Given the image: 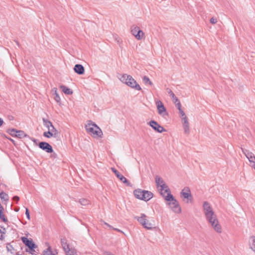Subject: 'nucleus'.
I'll return each instance as SVG.
<instances>
[{
  "mask_svg": "<svg viewBox=\"0 0 255 255\" xmlns=\"http://www.w3.org/2000/svg\"><path fill=\"white\" fill-rule=\"evenodd\" d=\"M119 79L122 82L126 84L127 86L132 89L137 91H140L141 90L139 85L132 77V76L129 75L124 74L119 78Z\"/></svg>",
  "mask_w": 255,
  "mask_h": 255,
  "instance_id": "obj_1",
  "label": "nucleus"
},
{
  "mask_svg": "<svg viewBox=\"0 0 255 255\" xmlns=\"http://www.w3.org/2000/svg\"><path fill=\"white\" fill-rule=\"evenodd\" d=\"M206 220L211 224L214 230L218 233L222 232V228L219 224L215 212H212L205 215Z\"/></svg>",
  "mask_w": 255,
  "mask_h": 255,
  "instance_id": "obj_2",
  "label": "nucleus"
},
{
  "mask_svg": "<svg viewBox=\"0 0 255 255\" xmlns=\"http://www.w3.org/2000/svg\"><path fill=\"white\" fill-rule=\"evenodd\" d=\"M87 131L94 137H102L103 132L100 128L95 123L89 121L85 127Z\"/></svg>",
  "mask_w": 255,
  "mask_h": 255,
  "instance_id": "obj_3",
  "label": "nucleus"
},
{
  "mask_svg": "<svg viewBox=\"0 0 255 255\" xmlns=\"http://www.w3.org/2000/svg\"><path fill=\"white\" fill-rule=\"evenodd\" d=\"M165 200L169 202L168 204L173 212L177 214L181 213V208L177 201L171 194H168V195L165 197Z\"/></svg>",
  "mask_w": 255,
  "mask_h": 255,
  "instance_id": "obj_4",
  "label": "nucleus"
},
{
  "mask_svg": "<svg viewBox=\"0 0 255 255\" xmlns=\"http://www.w3.org/2000/svg\"><path fill=\"white\" fill-rule=\"evenodd\" d=\"M111 170L115 173L117 177L118 178L121 180V182L126 184V185L128 186H131V184L130 183V182L128 180H127V178L125 177L123 175L120 174V173L118 170H117L115 168L112 167Z\"/></svg>",
  "mask_w": 255,
  "mask_h": 255,
  "instance_id": "obj_5",
  "label": "nucleus"
},
{
  "mask_svg": "<svg viewBox=\"0 0 255 255\" xmlns=\"http://www.w3.org/2000/svg\"><path fill=\"white\" fill-rule=\"evenodd\" d=\"M131 32L137 40H141L143 38L144 33L138 26L132 28Z\"/></svg>",
  "mask_w": 255,
  "mask_h": 255,
  "instance_id": "obj_6",
  "label": "nucleus"
},
{
  "mask_svg": "<svg viewBox=\"0 0 255 255\" xmlns=\"http://www.w3.org/2000/svg\"><path fill=\"white\" fill-rule=\"evenodd\" d=\"M158 113L162 116H167L168 114L166 112V108H165L164 106L163 105V103L161 101H157L155 103Z\"/></svg>",
  "mask_w": 255,
  "mask_h": 255,
  "instance_id": "obj_7",
  "label": "nucleus"
},
{
  "mask_svg": "<svg viewBox=\"0 0 255 255\" xmlns=\"http://www.w3.org/2000/svg\"><path fill=\"white\" fill-rule=\"evenodd\" d=\"M155 183L158 189L161 188V190L165 189V191L168 190V187L164 183L163 180L158 176L155 177Z\"/></svg>",
  "mask_w": 255,
  "mask_h": 255,
  "instance_id": "obj_8",
  "label": "nucleus"
},
{
  "mask_svg": "<svg viewBox=\"0 0 255 255\" xmlns=\"http://www.w3.org/2000/svg\"><path fill=\"white\" fill-rule=\"evenodd\" d=\"M59 134V131L55 128H52L51 129H49V130L43 133V136L47 138H50L52 136L58 137Z\"/></svg>",
  "mask_w": 255,
  "mask_h": 255,
  "instance_id": "obj_9",
  "label": "nucleus"
},
{
  "mask_svg": "<svg viewBox=\"0 0 255 255\" xmlns=\"http://www.w3.org/2000/svg\"><path fill=\"white\" fill-rule=\"evenodd\" d=\"M149 125L154 130L158 132L161 133L166 131L165 129L163 127L159 125L157 122L154 121H151L149 123Z\"/></svg>",
  "mask_w": 255,
  "mask_h": 255,
  "instance_id": "obj_10",
  "label": "nucleus"
},
{
  "mask_svg": "<svg viewBox=\"0 0 255 255\" xmlns=\"http://www.w3.org/2000/svg\"><path fill=\"white\" fill-rule=\"evenodd\" d=\"M181 196L184 197L185 199H187V203L189 202V201L192 199V195L191 194V191L189 187H185L181 191Z\"/></svg>",
  "mask_w": 255,
  "mask_h": 255,
  "instance_id": "obj_11",
  "label": "nucleus"
},
{
  "mask_svg": "<svg viewBox=\"0 0 255 255\" xmlns=\"http://www.w3.org/2000/svg\"><path fill=\"white\" fill-rule=\"evenodd\" d=\"M38 146L40 148L45 150L47 153H52L53 151L52 146L47 142L44 141L40 142Z\"/></svg>",
  "mask_w": 255,
  "mask_h": 255,
  "instance_id": "obj_12",
  "label": "nucleus"
},
{
  "mask_svg": "<svg viewBox=\"0 0 255 255\" xmlns=\"http://www.w3.org/2000/svg\"><path fill=\"white\" fill-rule=\"evenodd\" d=\"M21 240L30 250L34 251V248L35 247V245L31 240H29L28 238L25 237H22Z\"/></svg>",
  "mask_w": 255,
  "mask_h": 255,
  "instance_id": "obj_13",
  "label": "nucleus"
},
{
  "mask_svg": "<svg viewBox=\"0 0 255 255\" xmlns=\"http://www.w3.org/2000/svg\"><path fill=\"white\" fill-rule=\"evenodd\" d=\"M203 208L205 215H207L210 213L214 212V211L210 204L207 201L204 202Z\"/></svg>",
  "mask_w": 255,
  "mask_h": 255,
  "instance_id": "obj_14",
  "label": "nucleus"
},
{
  "mask_svg": "<svg viewBox=\"0 0 255 255\" xmlns=\"http://www.w3.org/2000/svg\"><path fill=\"white\" fill-rule=\"evenodd\" d=\"M46 244L48 248L46 250H44L43 255H56L58 254V252L56 250L52 251L51 248L49 246V244L46 243Z\"/></svg>",
  "mask_w": 255,
  "mask_h": 255,
  "instance_id": "obj_15",
  "label": "nucleus"
},
{
  "mask_svg": "<svg viewBox=\"0 0 255 255\" xmlns=\"http://www.w3.org/2000/svg\"><path fill=\"white\" fill-rule=\"evenodd\" d=\"M134 219L142 226L145 225V222L147 221V216L144 214H141L140 216H135Z\"/></svg>",
  "mask_w": 255,
  "mask_h": 255,
  "instance_id": "obj_16",
  "label": "nucleus"
},
{
  "mask_svg": "<svg viewBox=\"0 0 255 255\" xmlns=\"http://www.w3.org/2000/svg\"><path fill=\"white\" fill-rule=\"evenodd\" d=\"M74 70L75 73L79 75L83 74L85 71L84 67L81 64H76Z\"/></svg>",
  "mask_w": 255,
  "mask_h": 255,
  "instance_id": "obj_17",
  "label": "nucleus"
},
{
  "mask_svg": "<svg viewBox=\"0 0 255 255\" xmlns=\"http://www.w3.org/2000/svg\"><path fill=\"white\" fill-rule=\"evenodd\" d=\"M153 195L150 191L143 190L142 200L148 201L153 197Z\"/></svg>",
  "mask_w": 255,
  "mask_h": 255,
  "instance_id": "obj_18",
  "label": "nucleus"
},
{
  "mask_svg": "<svg viewBox=\"0 0 255 255\" xmlns=\"http://www.w3.org/2000/svg\"><path fill=\"white\" fill-rule=\"evenodd\" d=\"M249 244L250 248L255 253V236L249 238Z\"/></svg>",
  "mask_w": 255,
  "mask_h": 255,
  "instance_id": "obj_19",
  "label": "nucleus"
},
{
  "mask_svg": "<svg viewBox=\"0 0 255 255\" xmlns=\"http://www.w3.org/2000/svg\"><path fill=\"white\" fill-rule=\"evenodd\" d=\"M143 190L140 189H135L133 191L134 195L137 199L142 200Z\"/></svg>",
  "mask_w": 255,
  "mask_h": 255,
  "instance_id": "obj_20",
  "label": "nucleus"
},
{
  "mask_svg": "<svg viewBox=\"0 0 255 255\" xmlns=\"http://www.w3.org/2000/svg\"><path fill=\"white\" fill-rule=\"evenodd\" d=\"M42 121H43L44 126L47 128L48 130H49V129H52V128H55L54 127V126L53 125V124H52V123L50 121H49V120H48L45 118H43Z\"/></svg>",
  "mask_w": 255,
  "mask_h": 255,
  "instance_id": "obj_21",
  "label": "nucleus"
},
{
  "mask_svg": "<svg viewBox=\"0 0 255 255\" xmlns=\"http://www.w3.org/2000/svg\"><path fill=\"white\" fill-rule=\"evenodd\" d=\"M61 243L62 247L64 250L65 252H67L69 250V245L67 243L66 239L65 238H63L61 239Z\"/></svg>",
  "mask_w": 255,
  "mask_h": 255,
  "instance_id": "obj_22",
  "label": "nucleus"
},
{
  "mask_svg": "<svg viewBox=\"0 0 255 255\" xmlns=\"http://www.w3.org/2000/svg\"><path fill=\"white\" fill-rule=\"evenodd\" d=\"M60 88L65 94L72 95L73 94L72 90L65 86L61 85Z\"/></svg>",
  "mask_w": 255,
  "mask_h": 255,
  "instance_id": "obj_23",
  "label": "nucleus"
},
{
  "mask_svg": "<svg viewBox=\"0 0 255 255\" xmlns=\"http://www.w3.org/2000/svg\"><path fill=\"white\" fill-rule=\"evenodd\" d=\"M4 210L3 207L0 204V219H1L5 223H8V220L5 217L4 215L2 213L3 210Z\"/></svg>",
  "mask_w": 255,
  "mask_h": 255,
  "instance_id": "obj_24",
  "label": "nucleus"
},
{
  "mask_svg": "<svg viewBox=\"0 0 255 255\" xmlns=\"http://www.w3.org/2000/svg\"><path fill=\"white\" fill-rule=\"evenodd\" d=\"M166 90L169 95L172 98L174 103L176 104L177 102H178V99L176 97V96L173 93V92L171 90V89L167 88Z\"/></svg>",
  "mask_w": 255,
  "mask_h": 255,
  "instance_id": "obj_25",
  "label": "nucleus"
},
{
  "mask_svg": "<svg viewBox=\"0 0 255 255\" xmlns=\"http://www.w3.org/2000/svg\"><path fill=\"white\" fill-rule=\"evenodd\" d=\"M143 227L147 230H152L154 228V224L147 219V221L145 222V225Z\"/></svg>",
  "mask_w": 255,
  "mask_h": 255,
  "instance_id": "obj_26",
  "label": "nucleus"
},
{
  "mask_svg": "<svg viewBox=\"0 0 255 255\" xmlns=\"http://www.w3.org/2000/svg\"><path fill=\"white\" fill-rule=\"evenodd\" d=\"M52 92H53V94L55 96V97L54 98V100L56 101V102L60 103L61 99H60V97L59 96L58 94L57 93V88H54L52 90Z\"/></svg>",
  "mask_w": 255,
  "mask_h": 255,
  "instance_id": "obj_27",
  "label": "nucleus"
},
{
  "mask_svg": "<svg viewBox=\"0 0 255 255\" xmlns=\"http://www.w3.org/2000/svg\"><path fill=\"white\" fill-rule=\"evenodd\" d=\"M79 202L82 206H87L90 204V201L89 200L85 198L80 199Z\"/></svg>",
  "mask_w": 255,
  "mask_h": 255,
  "instance_id": "obj_28",
  "label": "nucleus"
},
{
  "mask_svg": "<svg viewBox=\"0 0 255 255\" xmlns=\"http://www.w3.org/2000/svg\"><path fill=\"white\" fill-rule=\"evenodd\" d=\"M243 152L246 155V157L249 159L251 156H254V154L247 149H242Z\"/></svg>",
  "mask_w": 255,
  "mask_h": 255,
  "instance_id": "obj_29",
  "label": "nucleus"
},
{
  "mask_svg": "<svg viewBox=\"0 0 255 255\" xmlns=\"http://www.w3.org/2000/svg\"><path fill=\"white\" fill-rule=\"evenodd\" d=\"M142 80H143L144 83L145 85L149 84L151 86L153 85L152 82L150 80L149 78L146 76H144L143 77Z\"/></svg>",
  "mask_w": 255,
  "mask_h": 255,
  "instance_id": "obj_30",
  "label": "nucleus"
},
{
  "mask_svg": "<svg viewBox=\"0 0 255 255\" xmlns=\"http://www.w3.org/2000/svg\"><path fill=\"white\" fill-rule=\"evenodd\" d=\"M158 190L160 191V193L161 195L165 198V197L166 196L165 195L166 194H167V195H168V194H171L170 189L168 188V190L165 191V189H163V190H161V188H159Z\"/></svg>",
  "mask_w": 255,
  "mask_h": 255,
  "instance_id": "obj_31",
  "label": "nucleus"
},
{
  "mask_svg": "<svg viewBox=\"0 0 255 255\" xmlns=\"http://www.w3.org/2000/svg\"><path fill=\"white\" fill-rule=\"evenodd\" d=\"M184 133L186 134H189L190 133L189 125H183Z\"/></svg>",
  "mask_w": 255,
  "mask_h": 255,
  "instance_id": "obj_32",
  "label": "nucleus"
},
{
  "mask_svg": "<svg viewBox=\"0 0 255 255\" xmlns=\"http://www.w3.org/2000/svg\"><path fill=\"white\" fill-rule=\"evenodd\" d=\"M15 136L21 138L26 136V134L24 132V131H23L22 130H18V132L16 133Z\"/></svg>",
  "mask_w": 255,
  "mask_h": 255,
  "instance_id": "obj_33",
  "label": "nucleus"
},
{
  "mask_svg": "<svg viewBox=\"0 0 255 255\" xmlns=\"http://www.w3.org/2000/svg\"><path fill=\"white\" fill-rule=\"evenodd\" d=\"M0 197L1 199H3L5 201H7L8 199V195L3 192L0 193Z\"/></svg>",
  "mask_w": 255,
  "mask_h": 255,
  "instance_id": "obj_34",
  "label": "nucleus"
},
{
  "mask_svg": "<svg viewBox=\"0 0 255 255\" xmlns=\"http://www.w3.org/2000/svg\"><path fill=\"white\" fill-rule=\"evenodd\" d=\"M182 125L189 124L188 119L187 117H184L181 118Z\"/></svg>",
  "mask_w": 255,
  "mask_h": 255,
  "instance_id": "obj_35",
  "label": "nucleus"
},
{
  "mask_svg": "<svg viewBox=\"0 0 255 255\" xmlns=\"http://www.w3.org/2000/svg\"><path fill=\"white\" fill-rule=\"evenodd\" d=\"M9 131H10V134L12 136H15L16 133L18 132V130H16V129H15L14 128H12V129H9Z\"/></svg>",
  "mask_w": 255,
  "mask_h": 255,
  "instance_id": "obj_36",
  "label": "nucleus"
},
{
  "mask_svg": "<svg viewBox=\"0 0 255 255\" xmlns=\"http://www.w3.org/2000/svg\"><path fill=\"white\" fill-rule=\"evenodd\" d=\"M248 159L251 163H252L253 164H255V155L253 156L250 157V158H249Z\"/></svg>",
  "mask_w": 255,
  "mask_h": 255,
  "instance_id": "obj_37",
  "label": "nucleus"
},
{
  "mask_svg": "<svg viewBox=\"0 0 255 255\" xmlns=\"http://www.w3.org/2000/svg\"><path fill=\"white\" fill-rule=\"evenodd\" d=\"M104 223V224H105L106 225H107L108 227H109L111 229H112L113 230H115L116 231H117L118 232H122L121 231H120L119 229H116V228H113L112 226H111V225H110L109 224H108V223L103 221Z\"/></svg>",
  "mask_w": 255,
  "mask_h": 255,
  "instance_id": "obj_38",
  "label": "nucleus"
},
{
  "mask_svg": "<svg viewBox=\"0 0 255 255\" xmlns=\"http://www.w3.org/2000/svg\"><path fill=\"white\" fill-rule=\"evenodd\" d=\"M67 255H75L74 254V250H70L69 249V251H67V252H65Z\"/></svg>",
  "mask_w": 255,
  "mask_h": 255,
  "instance_id": "obj_39",
  "label": "nucleus"
},
{
  "mask_svg": "<svg viewBox=\"0 0 255 255\" xmlns=\"http://www.w3.org/2000/svg\"><path fill=\"white\" fill-rule=\"evenodd\" d=\"M175 104L176 105V106L177 107L178 110H180L181 109V105L179 100H178V102H177L176 104Z\"/></svg>",
  "mask_w": 255,
  "mask_h": 255,
  "instance_id": "obj_40",
  "label": "nucleus"
},
{
  "mask_svg": "<svg viewBox=\"0 0 255 255\" xmlns=\"http://www.w3.org/2000/svg\"><path fill=\"white\" fill-rule=\"evenodd\" d=\"M179 114H180V117L181 118H183L184 117H186L185 113L183 112V111L182 109H181L180 110H179Z\"/></svg>",
  "mask_w": 255,
  "mask_h": 255,
  "instance_id": "obj_41",
  "label": "nucleus"
},
{
  "mask_svg": "<svg viewBox=\"0 0 255 255\" xmlns=\"http://www.w3.org/2000/svg\"><path fill=\"white\" fill-rule=\"evenodd\" d=\"M210 21L212 24H215L217 22V19L214 17H212Z\"/></svg>",
  "mask_w": 255,
  "mask_h": 255,
  "instance_id": "obj_42",
  "label": "nucleus"
},
{
  "mask_svg": "<svg viewBox=\"0 0 255 255\" xmlns=\"http://www.w3.org/2000/svg\"><path fill=\"white\" fill-rule=\"evenodd\" d=\"M115 40L117 41V42H118V44H120L122 42V40H121V39L118 37V36H116L115 37Z\"/></svg>",
  "mask_w": 255,
  "mask_h": 255,
  "instance_id": "obj_43",
  "label": "nucleus"
},
{
  "mask_svg": "<svg viewBox=\"0 0 255 255\" xmlns=\"http://www.w3.org/2000/svg\"><path fill=\"white\" fill-rule=\"evenodd\" d=\"M25 215L28 220H30V214L27 208H26Z\"/></svg>",
  "mask_w": 255,
  "mask_h": 255,
  "instance_id": "obj_44",
  "label": "nucleus"
},
{
  "mask_svg": "<svg viewBox=\"0 0 255 255\" xmlns=\"http://www.w3.org/2000/svg\"><path fill=\"white\" fill-rule=\"evenodd\" d=\"M13 200L14 201H15L16 202H18L19 200V197L17 196H15L13 197Z\"/></svg>",
  "mask_w": 255,
  "mask_h": 255,
  "instance_id": "obj_45",
  "label": "nucleus"
},
{
  "mask_svg": "<svg viewBox=\"0 0 255 255\" xmlns=\"http://www.w3.org/2000/svg\"><path fill=\"white\" fill-rule=\"evenodd\" d=\"M3 123V120L0 118V127L2 125Z\"/></svg>",
  "mask_w": 255,
  "mask_h": 255,
  "instance_id": "obj_46",
  "label": "nucleus"
},
{
  "mask_svg": "<svg viewBox=\"0 0 255 255\" xmlns=\"http://www.w3.org/2000/svg\"><path fill=\"white\" fill-rule=\"evenodd\" d=\"M56 155V154L55 153H54L52 154H51V157L55 158Z\"/></svg>",
  "mask_w": 255,
  "mask_h": 255,
  "instance_id": "obj_47",
  "label": "nucleus"
},
{
  "mask_svg": "<svg viewBox=\"0 0 255 255\" xmlns=\"http://www.w3.org/2000/svg\"><path fill=\"white\" fill-rule=\"evenodd\" d=\"M0 233H1V230L0 229ZM3 239V236L1 235L0 236V240H2Z\"/></svg>",
  "mask_w": 255,
  "mask_h": 255,
  "instance_id": "obj_48",
  "label": "nucleus"
},
{
  "mask_svg": "<svg viewBox=\"0 0 255 255\" xmlns=\"http://www.w3.org/2000/svg\"><path fill=\"white\" fill-rule=\"evenodd\" d=\"M252 166H253L255 170V163L254 164H252Z\"/></svg>",
  "mask_w": 255,
  "mask_h": 255,
  "instance_id": "obj_49",
  "label": "nucleus"
},
{
  "mask_svg": "<svg viewBox=\"0 0 255 255\" xmlns=\"http://www.w3.org/2000/svg\"><path fill=\"white\" fill-rule=\"evenodd\" d=\"M15 42H16V44L19 46V43H18V42L16 41Z\"/></svg>",
  "mask_w": 255,
  "mask_h": 255,
  "instance_id": "obj_50",
  "label": "nucleus"
},
{
  "mask_svg": "<svg viewBox=\"0 0 255 255\" xmlns=\"http://www.w3.org/2000/svg\"><path fill=\"white\" fill-rule=\"evenodd\" d=\"M1 233H3V234H4V231H2V232L1 231Z\"/></svg>",
  "mask_w": 255,
  "mask_h": 255,
  "instance_id": "obj_51",
  "label": "nucleus"
},
{
  "mask_svg": "<svg viewBox=\"0 0 255 255\" xmlns=\"http://www.w3.org/2000/svg\"><path fill=\"white\" fill-rule=\"evenodd\" d=\"M16 255H20V254H16Z\"/></svg>",
  "mask_w": 255,
  "mask_h": 255,
  "instance_id": "obj_52",
  "label": "nucleus"
},
{
  "mask_svg": "<svg viewBox=\"0 0 255 255\" xmlns=\"http://www.w3.org/2000/svg\"><path fill=\"white\" fill-rule=\"evenodd\" d=\"M11 118H13V117H11V118H9V120H11Z\"/></svg>",
  "mask_w": 255,
  "mask_h": 255,
  "instance_id": "obj_53",
  "label": "nucleus"
},
{
  "mask_svg": "<svg viewBox=\"0 0 255 255\" xmlns=\"http://www.w3.org/2000/svg\"><path fill=\"white\" fill-rule=\"evenodd\" d=\"M11 118H13V117H11V118H9V120H11Z\"/></svg>",
  "mask_w": 255,
  "mask_h": 255,
  "instance_id": "obj_54",
  "label": "nucleus"
},
{
  "mask_svg": "<svg viewBox=\"0 0 255 255\" xmlns=\"http://www.w3.org/2000/svg\"><path fill=\"white\" fill-rule=\"evenodd\" d=\"M11 118H13V117H11V118H9V120H11Z\"/></svg>",
  "mask_w": 255,
  "mask_h": 255,
  "instance_id": "obj_55",
  "label": "nucleus"
}]
</instances>
